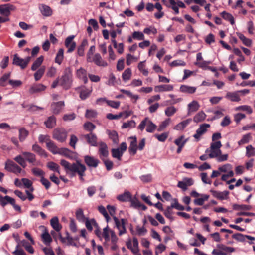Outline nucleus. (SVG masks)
Segmentation results:
<instances>
[{"instance_id":"1","label":"nucleus","mask_w":255,"mask_h":255,"mask_svg":"<svg viewBox=\"0 0 255 255\" xmlns=\"http://www.w3.org/2000/svg\"><path fill=\"white\" fill-rule=\"evenodd\" d=\"M60 164L62 166L67 172L70 171L73 173H77L79 176L80 180L83 182V176L85 175V172L86 170V166L79 161L75 163L70 164L65 160L62 159L60 161Z\"/></svg>"},{"instance_id":"2","label":"nucleus","mask_w":255,"mask_h":255,"mask_svg":"<svg viewBox=\"0 0 255 255\" xmlns=\"http://www.w3.org/2000/svg\"><path fill=\"white\" fill-rule=\"evenodd\" d=\"M59 85L62 86L63 89L68 90L71 88L73 80L72 71L70 67H66L64 69L63 75L59 77Z\"/></svg>"},{"instance_id":"3","label":"nucleus","mask_w":255,"mask_h":255,"mask_svg":"<svg viewBox=\"0 0 255 255\" xmlns=\"http://www.w3.org/2000/svg\"><path fill=\"white\" fill-rule=\"evenodd\" d=\"M146 126V130L148 132L152 133L156 128V125L152 123L148 118H144L140 123L138 127V128L141 131H143Z\"/></svg>"},{"instance_id":"4","label":"nucleus","mask_w":255,"mask_h":255,"mask_svg":"<svg viewBox=\"0 0 255 255\" xmlns=\"http://www.w3.org/2000/svg\"><path fill=\"white\" fill-rule=\"evenodd\" d=\"M31 60V57L27 56L25 59L20 58L18 54L13 55L12 64L15 66H19L21 69H24Z\"/></svg>"},{"instance_id":"5","label":"nucleus","mask_w":255,"mask_h":255,"mask_svg":"<svg viewBox=\"0 0 255 255\" xmlns=\"http://www.w3.org/2000/svg\"><path fill=\"white\" fill-rule=\"evenodd\" d=\"M67 136V132L63 128H56L53 131V138L60 142H64Z\"/></svg>"},{"instance_id":"6","label":"nucleus","mask_w":255,"mask_h":255,"mask_svg":"<svg viewBox=\"0 0 255 255\" xmlns=\"http://www.w3.org/2000/svg\"><path fill=\"white\" fill-rule=\"evenodd\" d=\"M5 169L8 172H12L16 175L20 173L22 169L13 161L8 160L5 163Z\"/></svg>"},{"instance_id":"7","label":"nucleus","mask_w":255,"mask_h":255,"mask_svg":"<svg viewBox=\"0 0 255 255\" xmlns=\"http://www.w3.org/2000/svg\"><path fill=\"white\" fill-rule=\"evenodd\" d=\"M113 219L115 222V226L119 231V235L120 236L126 233V229L125 225L128 223V220L126 219H122L120 221L116 216L113 217Z\"/></svg>"},{"instance_id":"8","label":"nucleus","mask_w":255,"mask_h":255,"mask_svg":"<svg viewBox=\"0 0 255 255\" xmlns=\"http://www.w3.org/2000/svg\"><path fill=\"white\" fill-rule=\"evenodd\" d=\"M82 138L85 139L87 143L92 146L96 147L98 145L97 142L98 137L93 132H90L88 134L82 135Z\"/></svg>"},{"instance_id":"9","label":"nucleus","mask_w":255,"mask_h":255,"mask_svg":"<svg viewBox=\"0 0 255 255\" xmlns=\"http://www.w3.org/2000/svg\"><path fill=\"white\" fill-rule=\"evenodd\" d=\"M22 155L29 163L33 166H38L40 165L39 161H36V156L34 154L29 152H22Z\"/></svg>"},{"instance_id":"10","label":"nucleus","mask_w":255,"mask_h":255,"mask_svg":"<svg viewBox=\"0 0 255 255\" xmlns=\"http://www.w3.org/2000/svg\"><path fill=\"white\" fill-rule=\"evenodd\" d=\"M84 160L85 164L89 167L96 168L100 162L99 159L89 155H85Z\"/></svg>"},{"instance_id":"11","label":"nucleus","mask_w":255,"mask_h":255,"mask_svg":"<svg viewBox=\"0 0 255 255\" xmlns=\"http://www.w3.org/2000/svg\"><path fill=\"white\" fill-rule=\"evenodd\" d=\"M232 238L239 242H244L246 241V239H247L250 240L248 243L250 245L253 244L254 242L253 241L255 240V238L249 235H245L241 233H236L233 234L232 235Z\"/></svg>"},{"instance_id":"12","label":"nucleus","mask_w":255,"mask_h":255,"mask_svg":"<svg viewBox=\"0 0 255 255\" xmlns=\"http://www.w3.org/2000/svg\"><path fill=\"white\" fill-rule=\"evenodd\" d=\"M98 153L101 159L106 158L109 155V151L107 144L103 142L99 143Z\"/></svg>"},{"instance_id":"13","label":"nucleus","mask_w":255,"mask_h":255,"mask_svg":"<svg viewBox=\"0 0 255 255\" xmlns=\"http://www.w3.org/2000/svg\"><path fill=\"white\" fill-rule=\"evenodd\" d=\"M15 7L10 4L0 5V14L8 17L10 14V11L14 10Z\"/></svg>"},{"instance_id":"14","label":"nucleus","mask_w":255,"mask_h":255,"mask_svg":"<svg viewBox=\"0 0 255 255\" xmlns=\"http://www.w3.org/2000/svg\"><path fill=\"white\" fill-rule=\"evenodd\" d=\"M75 36L71 35L66 38L65 41V45L68 48L67 52L71 53L73 52L76 48V43L73 41Z\"/></svg>"},{"instance_id":"15","label":"nucleus","mask_w":255,"mask_h":255,"mask_svg":"<svg viewBox=\"0 0 255 255\" xmlns=\"http://www.w3.org/2000/svg\"><path fill=\"white\" fill-rule=\"evenodd\" d=\"M210 127L208 124H203L200 125L199 128H198L196 132V133L193 135V137L199 140L200 137L204 134L207 130V128Z\"/></svg>"},{"instance_id":"16","label":"nucleus","mask_w":255,"mask_h":255,"mask_svg":"<svg viewBox=\"0 0 255 255\" xmlns=\"http://www.w3.org/2000/svg\"><path fill=\"white\" fill-rule=\"evenodd\" d=\"M65 106L64 101L53 102L51 105L52 112L55 114H58Z\"/></svg>"},{"instance_id":"17","label":"nucleus","mask_w":255,"mask_h":255,"mask_svg":"<svg viewBox=\"0 0 255 255\" xmlns=\"http://www.w3.org/2000/svg\"><path fill=\"white\" fill-rule=\"evenodd\" d=\"M76 75L78 78L82 80L85 84L88 82V79L87 76V71L84 68L81 67L77 69L76 72Z\"/></svg>"},{"instance_id":"18","label":"nucleus","mask_w":255,"mask_h":255,"mask_svg":"<svg viewBox=\"0 0 255 255\" xmlns=\"http://www.w3.org/2000/svg\"><path fill=\"white\" fill-rule=\"evenodd\" d=\"M225 97L231 102H239L241 100L238 91L235 92H228Z\"/></svg>"},{"instance_id":"19","label":"nucleus","mask_w":255,"mask_h":255,"mask_svg":"<svg viewBox=\"0 0 255 255\" xmlns=\"http://www.w3.org/2000/svg\"><path fill=\"white\" fill-rule=\"evenodd\" d=\"M130 139H132V141L130 143L128 151L130 154L134 155L136 153L138 148L137 146V138L136 136H131L130 137Z\"/></svg>"},{"instance_id":"20","label":"nucleus","mask_w":255,"mask_h":255,"mask_svg":"<svg viewBox=\"0 0 255 255\" xmlns=\"http://www.w3.org/2000/svg\"><path fill=\"white\" fill-rule=\"evenodd\" d=\"M81 89V91L80 92L79 97L82 100H85L88 97H89V96L90 95V94L91 93L92 90L87 89L86 88L85 86H81L80 87H78V88H77V89Z\"/></svg>"},{"instance_id":"21","label":"nucleus","mask_w":255,"mask_h":255,"mask_svg":"<svg viewBox=\"0 0 255 255\" xmlns=\"http://www.w3.org/2000/svg\"><path fill=\"white\" fill-rule=\"evenodd\" d=\"M210 192L214 197L220 200H224L226 199L229 194V192L227 191L220 192L214 190H211Z\"/></svg>"},{"instance_id":"22","label":"nucleus","mask_w":255,"mask_h":255,"mask_svg":"<svg viewBox=\"0 0 255 255\" xmlns=\"http://www.w3.org/2000/svg\"><path fill=\"white\" fill-rule=\"evenodd\" d=\"M39 9L42 14L45 16H50L52 14V11L51 8L45 4H40L39 5Z\"/></svg>"},{"instance_id":"23","label":"nucleus","mask_w":255,"mask_h":255,"mask_svg":"<svg viewBox=\"0 0 255 255\" xmlns=\"http://www.w3.org/2000/svg\"><path fill=\"white\" fill-rule=\"evenodd\" d=\"M15 199L8 196L3 197L0 195V204L2 206H5L7 204H14Z\"/></svg>"},{"instance_id":"24","label":"nucleus","mask_w":255,"mask_h":255,"mask_svg":"<svg viewBox=\"0 0 255 255\" xmlns=\"http://www.w3.org/2000/svg\"><path fill=\"white\" fill-rule=\"evenodd\" d=\"M173 90L172 85H160L155 87L154 91L156 92H162L165 91H171Z\"/></svg>"},{"instance_id":"25","label":"nucleus","mask_w":255,"mask_h":255,"mask_svg":"<svg viewBox=\"0 0 255 255\" xmlns=\"http://www.w3.org/2000/svg\"><path fill=\"white\" fill-rule=\"evenodd\" d=\"M46 88V86L42 84H35L30 87L29 93L32 94L35 93L43 91L45 90Z\"/></svg>"},{"instance_id":"26","label":"nucleus","mask_w":255,"mask_h":255,"mask_svg":"<svg viewBox=\"0 0 255 255\" xmlns=\"http://www.w3.org/2000/svg\"><path fill=\"white\" fill-rule=\"evenodd\" d=\"M42 227L45 229L44 232L41 235L42 241L45 244H49L52 241V238L49 234L48 230L45 228L44 226H42Z\"/></svg>"},{"instance_id":"27","label":"nucleus","mask_w":255,"mask_h":255,"mask_svg":"<svg viewBox=\"0 0 255 255\" xmlns=\"http://www.w3.org/2000/svg\"><path fill=\"white\" fill-rule=\"evenodd\" d=\"M50 224L52 227L57 232H59L62 229V226L59 224L57 217H54L51 219Z\"/></svg>"},{"instance_id":"28","label":"nucleus","mask_w":255,"mask_h":255,"mask_svg":"<svg viewBox=\"0 0 255 255\" xmlns=\"http://www.w3.org/2000/svg\"><path fill=\"white\" fill-rule=\"evenodd\" d=\"M32 150L33 151L36 152L38 155L41 156L46 157L47 154L45 150L43 149L40 146L37 144H34L32 146Z\"/></svg>"},{"instance_id":"29","label":"nucleus","mask_w":255,"mask_h":255,"mask_svg":"<svg viewBox=\"0 0 255 255\" xmlns=\"http://www.w3.org/2000/svg\"><path fill=\"white\" fill-rule=\"evenodd\" d=\"M191 119H188L177 124L174 129L177 130H183L191 122Z\"/></svg>"},{"instance_id":"30","label":"nucleus","mask_w":255,"mask_h":255,"mask_svg":"<svg viewBox=\"0 0 255 255\" xmlns=\"http://www.w3.org/2000/svg\"><path fill=\"white\" fill-rule=\"evenodd\" d=\"M131 193L128 191H127L118 196L117 199L122 202H128L131 200Z\"/></svg>"},{"instance_id":"31","label":"nucleus","mask_w":255,"mask_h":255,"mask_svg":"<svg viewBox=\"0 0 255 255\" xmlns=\"http://www.w3.org/2000/svg\"><path fill=\"white\" fill-rule=\"evenodd\" d=\"M88 45L87 39H84L80 45H79L77 49V53L79 56H83L84 55L85 48Z\"/></svg>"},{"instance_id":"32","label":"nucleus","mask_w":255,"mask_h":255,"mask_svg":"<svg viewBox=\"0 0 255 255\" xmlns=\"http://www.w3.org/2000/svg\"><path fill=\"white\" fill-rule=\"evenodd\" d=\"M196 90L195 87L189 86L185 85H182L180 87V91L181 92L188 94H193Z\"/></svg>"},{"instance_id":"33","label":"nucleus","mask_w":255,"mask_h":255,"mask_svg":"<svg viewBox=\"0 0 255 255\" xmlns=\"http://www.w3.org/2000/svg\"><path fill=\"white\" fill-rule=\"evenodd\" d=\"M44 124L46 127L48 128H51L54 127L56 124V119L54 116H50L47 120L45 121Z\"/></svg>"},{"instance_id":"34","label":"nucleus","mask_w":255,"mask_h":255,"mask_svg":"<svg viewBox=\"0 0 255 255\" xmlns=\"http://www.w3.org/2000/svg\"><path fill=\"white\" fill-rule=\"evenodd\" d=\"M46 146L48 149L54 154H57L59 149L55 143L52 140L47 143Z\"/></svg>"},{"instance_id":"35","label":"nucleus","mask_w":255,"mask_h":255,"mask_svg":"<svg viewBox=\"0 0 255 255\" xmlns=\"http://www.w3.org/2000/svg\"><path fill=\"white\" fill-rule=\"evenodd\" d=\"M208 156L210 158H217L219 157V156L220 155L222 154V152L221 150H217V149H214V150H211L209 148H207L205 150V153H209Z\"/></svg>"},{"instance_id":"36","label":"nucleus","mask_w":255,"mask_h":255,"mask_svg":"<svg viewBox=\"0 0 255 255\" xmlns=\"http://www.w3.org/2000/svg\"><path fill=\"white\" fill-rule=\"evenodd\" d=\"M208 156L210 158H217L219 157V156L220 155L222 154V152L221 150H217V149H214V150H211L209 148H207L205 150V153H209Z\"/></svg>"},{"instance_id":"37","label":"nucleus","mask_w":255,"mask_h":255,"mask_svg":"<svg viewBox=\"0 0 255 255\" xmlns=\"http://www.w3.org/2000/svg\"><path fill=\"white\" fill-rule=\"evenodd\" d=\"M29 135V131L24 128L19 129V139L20 142H23Z\"/></svg>"},{"instance_id":"38","label":"nucleus","mask_w":255,"mask_h":255,"mask_svg":"<svg viewBox=\"0 0 255 255\" xmlns=\"http://www.w3.org/2000/svg\"><path fill=\"white\" fill-rule=\"evenodd\" d=\"M85 226L87 229L89 231H92L93 230L92 226L94 227H98V223L96 222V220L94 219H91V220H89L88 218L85 221Z\"/></svg>"},{"instance_id":"39","label":"nucleus","mask_w":255,"mask_h":255,"mask_svg":"<svg viewBox=\"0 0 255 255\" xmlns=\"http://www.w3.org/2000/svg\"><path fill=\"white\" fill-rule=\"evenodd\" d=\"M93 61L98 66H105L107 65L106 63L103 61L100 54L96 53L95 54Z\"/></svg>"},{"instance_id":"40","label":"nucleus","mask_w":255,"mask_h":255,"mask_svg":"<svg viewBox=\"0 0 255 255\" xmlns=\"http://www.w3.org/2000/svg\"><path fill=\"white\" fill-rule=\"evenodd\" d=\"M64 59V50L62 48L59 49L57 53L56 54V57L55 58V62L60 65Z\"/></svg>"},{"instance_id":"41","label":"nucleus","mask_w":255,"mask_h":255,"mask_svg":"<svg viewBox=\"0 0 255 255\" xmlns=\"http://www.w3.org/2000/svg\"><path fill=\"white\" fill-rule=\"evenodd\" d=\"M44 57L43 56H40L37 58L32 65L31 70L32 71H35L37 70L42 63Z\"/></svg>"},{"instance_id":"42","label":"nucleus","mask_w":255,"mask_h":255,"mask_svg":"<svg viewBox=\"0 0 255 255\" xmlns=\"http://www.w3.org/2000/svg\"><path fill=\"white\" fill-rule=\"evenodd\" d=\"M45 71V66L41 67L34 74L35 80L39 81L43 76Z\"/></svg>"},{"instance_id":"43","label":"nucleus","mask_w":255,"mask_h":255,"mask_svg":"<svg viewBox=\"0 0 255 255\" xmlns=\"http://www.w3.org/2000/svg\"><path fill=\"white\" fill-rule=\"evenodd\" d=\"M221 16L225 20L229 21L232 25H233L235 23L234 18L232 14L226 12L225 11L221 13Z\"/></svg>"},{"instance_id":"44","label":"nucleus","mask_w":255,"mask_h":255,"mask_svg":"<svg viewBox=\"0 0 255 255\" xmlns=\"http://www.w3.org/2000/svg\"><path fill=\"white\" fill-rule=\"evenodd\" d=\"M76 219L80 222H84L87 219L84 215L83 211L81 208L78 209L76 211Z\"/></svg>"},{"instance_id":"45","label":"nucleus","mask_w":255,"mask_h":255,"mask_svg":"<svg viewBox=\"0 0 255 255\" xmlns=\"http://www.w3.org/2000/svg\"><path fill=\"white\" fill-rule=\"evenodd\" d=\"M57 154L63 155L67 158H71L72 157V152L71 151L66 148H59Z\"/></svg>"},{"instance_id":"46","label":"nucleus","mask_w":255,"mask_h":255,"mask_svg":"<svg viewBox=\"0 0 255 255\" xmlns=\"http://www.w3.org/2000/svg\"><path fill=\"white\" fill-rule=\"evenodd\" d=\"M14 160L23 168H25L26 167L27 164L23 155H19L16 156L14 158Z\"/></svg>"},{"instance_id":"47","label":"nucleus","mask_w":255,"mask_h":255,"mask_svg":"<svg viewBox=\"0 0 255 255\" xmlns=\"http://www.w3.org/2000/svg\"><path fill=\"white\" fill-rule=\"evenodd\" d=\"M206 114L202 111L198 113L193 118V121L195 123L203 121L206 118Z\"/></svg>"},{"instance_id":"48","label":"nucleus","mask_w":255,"mask_h":255,"mask_svg":"<svg viewBox=\"0 0 255 255\" xmlns=\"http://www.w3.org/2000/svg\"><path fill=\"white\" fill-rule=\"evenodd\" d=\"M132 72L130 68L126 69L122 74V79L123 81H127L129 80L131 76Z\"/></svg>"},{"instance_id":"49","label":"nucleus","mask_w":255,"mask_h":255,"mask_svg":"<svg viewBox=\"0 0 255 255\" xmlns=\"http://www.w3.org/2000/svg\"><path fill=\"white\" fill-rule=\"evenodd\" d=\"M237 35L244 45L248 47L251 45L252 40L251 39L246 38L243 34L241 33H238Z\"/></svg>"},{"instance_id":"50","label":"nucleus","mask_w":255,"mask_h":255,"mask_svg":"<svg viewBox=\"0 0 255 255\" xmlns=\"http://www.w3.org/2000/svg\"><path fill=\"white\" fill-rule=\"evenodd\" d=\"M120 83V80L119 79L117 80L115 75L113 73H111L110 75L107 84L110 86H114L115 84H118Z\"/></svg>"},{"instance_id":"51","label":"nucleus","mask_w":255,"mask_h":255,"mask_svg":"<svg viewBox=\"0 0 255 255\" xmlns=\"http://www.w3.org/2000/svg\"><path fill=\"white\" fill-rule=\"evenodd\" d=\"M112 155L114 158L120 160L123 153L120 150L119 148H113L111 150Z\"/></svg>"},{"instance_id":"52","label":"nucleus","mask_w":255,"mask_h":255,"mask_svg":"<svg viewBox=\"0 0 255 255\" xmlns=\"http://www.w3.org/2000/svg\"><path fill=\"white\" fill-rule=\"evenodd\" d=\"M233 208L235 210H250L251 208V206L247 205H239L237 204H234L233 205Z\"/></svg>"},{"instance_id":"53","label":"nucleus","mask_w":255,"mask_h":255,"mask_svg":"<svg viewBox=\"0 0 255 255\" xmlns=\"http://www.w3.org/2000/svg\"><path fill=\"white\" fill-rule=\"evenodd\" d=\"M199 105L196 101H193L191 103L188 104L189 111L195 112L199 108Z\"/></svg>"},{"instance_id":"54","label":"nucleus","mask_w":255,"mask_h":255,"mask_svg":"<svg viewBox=\"0 0 255 255\" xmlns=\"http://www.w3.org/2000/svg\"><path fill=\"white\" fill-rule=\"evenodd\" d=\"M83 127L86 131L93 132V130L96 128V126L90 122H87L84 124Z\"/></svg>"},{"instance_id":"55","label":"nucleus","mask_w":255,"mask_h":255,"mask_svg":"<svg viewBox=\"0 0 255 255\" xmlns=\"http://www.w3.org/2000/svg\"><path fill=\"white\" fill-rule=\"evenodd\" d=\"M138 60V57H135L130 54H127L126 55V64L128 66H129L133 62L137 61Z\"/></svg>"},{"instance_id":"56","label":"nucleus","mask_w":255,"mask_h":255,"mask_svg":"<svg viewBox=\"0 0 255 255\" xmlns=\"http://www.w3.org/2000/svg\"><path fill=\"white\" fill-rule=\"evenodd\" d=\"M47 167L53 171L57 172L60 174L59 166L56 163L53 162H50L47 163Z\"/></svg>"},{"instance_id":"57","label":"nucleus","mask_w":255,"mask_h":255,"mask_svg":"<svg viewBox=\"0 0 255 255\" xmlns=\"http://www.w3.org/2000/svg\"><path fill=\"white\" fill-rule=\"evenodd\" d=\"M217 247L224 252L232 253L235 251V249L233 247H227L223 244H218Z\"/></svg>"},{"instance_id":"58","label":"nucleus","mask_w":255,"mask_h":255,"mask_svg":"<svg viewBox=\"0 0 255 255\" xmlns=\"http://www.w3.org/2000/svg\"><path fill=\"white\" fill-rule=\"evenodd\" d=\"M144 61L140 62L138 64V68L139 70L142 73L144 76H147L148 74V71L145 68V65L144 64Z\"/></svg>"},{"instance_id":"59","label":"nucleus","mask_w":255,"mask_h":255,"mask_svg":"<svg viewBox=\"0 0 255 255\" xmlns=\"http://www.w3.org/2000/svg\"><path fill=\"white\" fill-rule=\"evenodd\" d=\"M187 140H184V136L182 135L175 139L174 142L177 146H184Z\"/></svg>"},{"instance_id":"60","label":"nucleus","mask_w":255,"mask_h":255,"mask_svg":"<svg viewBox=\"0 0 255 255\" xmlns=\"http://www.w3.org/2000/svg\"><path fill=\"white\" fill-rule=\"evenodd\" d=\"M98 211L104 216L107 222H109V221L110 220V217H109L105 208L102 205L99 206L98 207Z\"/></svg>"},{"instance_id":"61","label":"nucleus","mask_w":255,"mask_h":255,"mask_svg":"<svg viewBox=\"0 0 255 255\" xmlns=\"http://www.w3.org/2000/svg\"><path fill=\"white\" fill-rule=\"evenodd\" d=\"M169 135L168 132H164L161 134H156L154 135V137L160 142H164Z\"/></svg>"},{"instance_id":"62","label":"nucleus","mask_w":255,"mask_h":255,"mask_svg":"<svg viewBox=\"0 0 255 255\" xmlns=\"http://www.w3.org/2000/svg\"><path fill=\"white\" fill-rule=\"evenodd\" d=\"M132 38L137 40H143L144 39V35L143 33L140 31H134L132 33Z\"/></svg>"},{"instance_id":"63","label":"nucleus","mask_w":255,"mask_h":255,"mask_svg":"<svg viewBox=\"0 0 255 255\" xmlns=\"http://www.w3.org/2000/svg\"><path fill=\"white\" fill-rule=\"evenodd\" d=\"M177 111V109L174 106L167 107L165 110V115L168 117L173 115Z\"/></svg>"},{"instance_id":"64","label":"nucleus","mask_w":255,"mask_h":255,"mask_svg":"<svg viewBox=\"0 0 255 255\" xmlns=\"http://www.w3.org/2000/svg\"><path fill=\"white\" fill-rule=\"evenodd\" d=\"M255 155V148L251 145H248L246 147V156L248 157Z\"/></svg>"}]
</instances>
